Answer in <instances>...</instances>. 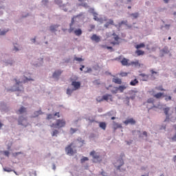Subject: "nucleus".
Wrapping results in <instances>:
<instances>
[{"instance_id": "nucleus-1", "label": "nucleus", "mask_w": 176, "mask_h": 176, "mask_svg": "<svg viewBox=\"0 0 176 176\" xmlns=\"http://www.w3.org/2000/svg\"><path fill=\"white\" fill-rule=\"evenodd\" d=\"M83 14H84L83 12H80L79 14L76 15V16H74L72 19L70 28L69 29V33L74 32L76 36H80V35H82V29L79 28V27H80V25H79V23H75V19H77V17H81L82 16H83ZM76 28H78V29H76Z\"/></svg>"}, {"instance_id": "nucleus-2", "label": "nucleus", "mask_w": 176, "mask_h": 176, "mask_svg": "<svg viewBox=\"0 0 176 176\" xmlns=\"http://www.w3.org/2000/svg\"><path fill=\"white\" fill-rule=\"evenodd\" d=\"M65 124H67V122L64 119H58L56 120V123H52L50 126L52 129H63V127H65Z\"/></svg>"}, {"instance_id": "nucleus-3", "label": "nucleus", "mask_w": 176, "mask_h": 176, "mask_svg": "<svg viewBox=\"0 0 176 176\" xmlns=\"http://www.w3.org/2000/svg\"><path fill=\"white\" fill-rule=\"evenodd\" d=\"M155 99L153 98H148L146 102H144V105L148 109H152V108H155Z\"/></svg>"}, {"instance_id": "nucleus-4", "label": "nucleus", "mask_w": 176, "mask_h": 176, "mask_svg": "<svg viewBox=\"0 0 176 176\" xmlns=\"http://www.w3.org/2000/svg\"><path fill=\"white\" fill-rule=\"evenodd\" d=\"M164 113H165L166 118V120H168V119H171V116L174 111L170 107H166L163 109Z\"/></svg>"}, {"instance_id": "nucleus-5", "label": "nucleus", "mask_w": 176, "mask_h": 176, "mask_svg": "<svg viewBox=\"0 0 176 176\" xmlns=\"http://www.w3.org/2000/svg\"><path fill=\"white\" fill-rule=\"evenodd\" d=\"M65 151L67 155H74V153H76V151H74V149H72V144L65 148Z\"/></svg>"}, {"instance_id": "nucleus-6", "label": "nucleus", "mask_w": 176, "mask_h": 176, "mask_svg": "<svg viewBox=\"0 0 176 176\" xmlns=\"http://www.w3.org/2000/svg\"><path fill=\"white\" fill-rule=\"evenodd\" d=\"M72 86H73L74 90H78V89H80V82L72 81Z\"/></svg>"}, {"instance_id": "nucleus-7", "label": "nucleus", "mask_w": 176, "mask_h": 176, "mask_svg": "<svg viewBox=\"0 0 176 176\" xmlns=\"http://www.w3.org/2000/svg\"><path fill=\"white\" fill-rule=\"evenodd\" d=\"M24 122H27V118H24L23 116H21L18 120V124L24 126Z\"/></svg>"}, {"instance_id": "nucleus-8", "label": "nucleus", "mask_w": 176, "mask_h": 176, "mask_svg": "<svg viewBox=\"0 0 176 176\" xmlns=\"http://www.w3.org/2000/svg\"><path fill=\"white\" fill-rule=\"evenodd\" d=\"M90 156H92L93 159H96V160H100V153H96L94 151L90 153Z\"/></svg>"}, {"instance_id": "nucleus-9", "label": "nucleus", "mask_w": 176, "mask_h": 176, "mask_svg": "<svg viewBox=\"0 0 176 176\" xmlns=\"http://www.w3.org/2000/svg\"><path fill=\"white\" fill-rule=\"evenodd\" d=\"M117 162L119 163V164H120L118 166L116 165V167L117 168V170H120V171H126V169H122V170L120 169V167L122 166H123V164H124V162H123V160L122 159H120V160H118L117 161Z\"/></svg>"}, {"instance_id": "nucleus-10", "label": "nucleus", "mask_w": 176, "mask_h": 176, "mask_svg": "<svg viewBox=\"0 0 176 176\" xmlns=\"http://www.w3.org/2000/svg\"><path fill=\"white\" fill-rule=\"evenodd\" d=\"M173 127L175 131H176V124H174V125L173 126ZM168 140H169V141H170V142H176V132H175V133L173 135V136L169 137V138H168Z\"/></svg>"}, {"instance_id": "nucleus-11", "label": "nucleus", "mask_w": 176, "mask_h": 176, "mask_svg": "<svg viewBox=\"0 0 176 176\" xmlns=\"http://www.w3.org/2000/svg\"><path fill=\"white\" fill-rule=\"evenodd\" d=\"M123 123H124V124L127 126V124H135V121L134 118H129L126 120L124 121Z\"/></svg>"}, {"instance_id": "nucleus-12", "label": "nucleus", "mask_w": 176, "mask_h": 176, "mask_svg": "<svg viewBox=\"0 0 176 176\" xmlns=\"http://www.w3.org/2000/svg\"><path fill=\"white\" fill-rule=\"evenodd\" d=\"M63 74V71L61 70H56L52 74V78H55L56 79H58L59 76Z\"/></svg>"}, {"instance_id": "nucleus-13", "label": "nucleus", "mask_w": 176, "mask_h": 176, "mask_svg": "<svg viewBox=\"0 0 176 176\" xmlns=\"http://www.w3.org/2000/svg\"><path fill=\"white\" fill-rule=\"evenodd\" d=\"M26 112L27 108L22 106L18 111H16V113H17V115H22V113H25Z\"/></svg>"}, {"instance_id": "nucleus-14", "label": "nucleus", "mask_w": 176, "mask_h": 176, "mask_svg": "<svg viewBox=\"0 0 176 176\" xmlns=\"http://www.w3.org/2000/svg\"><path fill=\"white\" fill-rule=\"evenodd\" d=\"M102 97H103V101H108V100H109V101H113L112 95L111 94H106V95H104Z\"/></svg>"}, {"instance_id": "nucleus-15", "label": "nucleus", "mask_w": 176, "mask_h": 176, "mask_svg": "<svg viewBox=\"0 0 176 176\" xmlns=\"http://www.w3.org/2000/svg\"><path fill=\"white\" fill-rule=\"evenodd\" d=\"M91 41L96 42V43H98V42L101 41V38H100V36H97V34H93L91 37Z\"/></svg>"}, {"instance_id": "nucleus-16", "label": "nucleus", "mask_w": 176, "mask_h": 176, "mask_svg": "<svg viewBox=\"0 0 176 176\" xmlns=\"http://www.w3.org/2000/svg\"><path fill=\"white\" fill-rule=\"evenodd\" d=\"M122 25H127V20L122 21L121 22L118 23V25H115L116 28H120Z\"/></svg>"}, {"instance_id": "nucleus-17", "label": "nucleus", "mask_w": 176, "mask_h": 176, "mask_svg": "<svg viewBox=\"0 0 176 176\" xmlns=\"http://www.w3.org/2000/svg\"><path fill=\"white\" fill-rule=\"evenodd\" d=\"M58 27H59L58 25H52L50 27V30L52 31V32H56Z\"/></svg>"}, {"instance_id": "nucleus-18", "label": "nucleus", "mask_w": 176, "mask_h": 176, "mask_svg": "<svg viewBox=\"0 0 176 176\" xmlns=\"http://www.w3.org/2000/svg\"><path fill=\"white\" fill-rule=\"evenodd\" d=\"M135 54H136V56L138 57L140 56H144V54H145V52L141 50H137L135 52Z\"/></svg>"}, {"instance_id": "nucleus-19", "label": "nucleus", "mask_w": 176, "mask_h": 176, "mask_svg": "<svg viewBox=\"0 0 176 176\" xmlns=\"http://www.w3.org/2000/svg\"><path fill=\"white\" fill-rule=\"evenodd\" d=\"M129 65H134L135 67H141V63H140V60H137L135 61L131 62V64Z\"/></svg>"}, {"instance_id": "nucleus-20", "label": "nucleus", "mask_w": 176, "mask_h": 176, "mask_svg": "<svg viewBox=\"0 0 176 176\" xmlns=\"http://www.w3.org/2000/svg\"><path fill=\"white\" fill-rule=\"evenodd\" d=\"M161 53H162V56H163L164 54H168V53H170V50H168V47H164L161 50Z\"/></svg>"}, {"instance_id": "nucleus-21", "label": "nucleus", "mask_w": 176, "mask_h": 176, "mask_svg": "<svg viewBox=\"0 0 176 176\" xmlns=\"http://www.w3.org/2000/svg\"><path fill=\"white\" fill-rule=\"evenodd\" d=\"M99 127L102 129V130H106L107 129V123L102 122L99 123Z\"/></svg>"}, {"instance_id": "nucleus-22", "label": "nucleus", "mask_w": 176, "mask_h": 176, "mask_svg": "<svg viewBox=\"0 0 176 176\" xmlns=\"http://www.w3.org/2000/svg\"><path fill=\"white\" fill-rule=\"evenodd\" d=\"M113 82L117 85H122V79L120 78H113Z\"/></svg>"}, {"instance_id": "nucleus-23", "label": "nucleus", "mask_w": 176, "mask_h": 176, "mask_svg": "<svg viewBox=\"0 0 176 176\" xmlns=\"http://www.w3.org/2000/svg\"><path fill=\"white\" fill-rule=\"evenodd\" d=\"M42 113H43L42 112L41 110L34 111V116H32V118H38V116H39V115H42Z\"/></svg>"}, {"instance_id": "nucleus-24", "label": "nucleus", "mask_w": 176, "mask_h": 176, "mask_svg": "<svg viewBox=\"0 0 176 176\" xmlns=\"http://www.w3.org/2000/svg\"><path fill=\"white\" fill-rule=\"evenodd\" d=\"M138 83H139L138 80H137V78H135L134 80L130 82V85L136 86L137 85H138Z\"/></svg>"}, {"instance_id": "nucleus-25", "label": "nucleus", "mask_w": 176, "mask_h": 176, "mask_svg": "<svg viewBox=\"0 0 176 176\" xmlns=\"http://www.w3.org/2000/svg\"><path fill=\"white\" fill-rule=\"evenodd\" d=\"M113 35L115 36L114 39L116 42L113 43V45H119V36L116 35L115 33L113 34Z\"/></svg>"}, {"instance_id": "nucleus-26", "label": "nucleus", "mask_w": 176, "mask_h": 176, "mask_svg": "<svg viewBox=\"0 0 176 176\" xmlns=\"http://www.w3.org/2000/svg\"><path fill=\"white\" fill-rule=\"evenodd\" d=\"M113 129H114V130H117V129H122L121 124H118V123L113 122Z\"/></svg>"}, {"instance_id": "nucleus-27", "label": "nucleus", "mask_w": 176, "mask_h": 176, "mask_svg": "<svg viewBox=\"0 0 176 176\" xmlns=\"http://www.w3.org/2000/svg\"><path fill=\"white\" fill-rule=\"evenodd\" d=\"M121 64L122 65H129V60L126 59V58H124L122 60H121Z\"/></svg>"}, {"instance_id": "nucleus-28", "label": "nucleus", "mask_w": 176, "mask_h": 176, "mask_svg": "<svg viewBox=\"0 0 176 176\" xmlns=\"http://www.w3.org/2000/svg\"><path fill=\"white\" fill-rule=\"evenodd\" d=\"M153 96L155 97V98H157V99L162 98L163 97V93L162 92L157 93Z\"/></svg>"}, {"instance_id": "nucleus-29", "label": "nucleus", "mask_w": 176, "mask_h": 176, "mask_svg": "<svg viewBox=\"0 0 176 176\" xmlns=\"http://www.w3.org/2000/svg\"><path fill=\"white\" fill-rule=\"evenodd\" d=\"M139 76H140L142 78H143V80L146 81L148 80L149 76L145 74H140Z\"/></svg>"}, {"instance_id": "nucleus-30", "label": "nucleus", "mask_w": 176, "mask_h": 176, "mask_svg": "<svg viewBox=\"0 0 176 176\" xmlns=\"http://www.w3.org/2000/svg\"><path fill=\"white\" fill-rule=\"evenodd\" d=\"M135 49H141V48H142V47H145V43H140V44H138V45H136L135 46Z\"/></svg>"}, {"instance_id": "nucleus-31", "label": "nucleus", "mask_w": 176, "mask_h": 176, "mask_svg": "<svg viewBox=\"0 0 176 176\" xmlns=\"http://www.w3.org/2000/svg\"><path fill=\"white\" fill-rule=\"evenodd\" d=\"M74 91H75L74 88L73 89L68 88L67 89L66 93H67V94H68V96H71L72 94V93H74Z\"/></svg>"}, {"instance_id": "nucleus-32", "label": "nucleus", "mask_w": 176, "mask_h": 176, "mask_svg": "<svg viewBox=\"0 0 176 176\" xmlns=\"http://www.w3.org/2000/svg\"><path fill=\"white\" fill-rule=\"evenodd\" d=\"M60 132L58 131V130L57 129H54L52 132V137H57V135Z\"/></svg>"}, {"instance_id": "nucleus-33", "label": "nucleus", "mask_w": 176, "mask_h": 176, "mask_svg": "<svg viewBox=\"0 0 176 176\" xmlns=\"http://www.w3.org/2000/svg\"><path fill=\"white\" fill-rule=\"evenodd\" d=\"M126 89H127V87L124 86V85H120L119 87H118V90H120V91L121 93H123V91L126 90Z\"/></svg>"}, {"instance_id": "nucleus-34", "label": "nucleus", "mask_w": 176, "mask_h": 176, "mask_svg": "<svg viewBox=\"0 0 176 176\" xmlns=\"http://www.w3.org/2000/svg\"><path fill=\"white\" fill-rule=\"evenodd\" d=\"M130 16L133 17V19H138V17L140 16V14H138V12L132 13L130 14Z\"/></svg>"}, {"instance_id": "nucleus-35", "label": "nucleus", "mask_w": 176, "mask_h": 176, "mask_svg": "<svg viewBox=\"0 0 176 176\" xmlns=\"http://www.w3.org/2000/svg\"><path fill=\"white\" fill-rule=\"evenodd\" d=\"M155 90H158L159 91H165L166 89H163V86H159V87H155Z\"/></svg>"}, {"instance_id": "nucleus-36", "label": "nucleus", "mask_w": 176, "mask_h": 176, "mask_svg": "<svg viewBox=\"0 0 176 176\" xmlns=\"http://www.w3.org/2000/svg\"><path fill=\"white\" fill-rule=\"evenodd\" d=\"M7 32H9V29H7V30L1 31V32H0V36L6 35V33H7Z\"/></svg>"}, {"instance_id": "nucleus-37", "label": "nucleus", "mask_w": 176, "mask_h": 176, "mask_svg": "<svg viewBox=\"0 0 176 176\" xmlns=\"http://www.w3.org/2000/svg\"><path fill=\"white\" fill-rule=\"evenodd\" d=\"M97 16V13H94V20H95V21H100V19Z\"/></svg>"}, {"instance_id": "nucleus-38", "label": "nucleus", "mask_w": 176, "mask_h": 176, "mask_svg": "<svg viewBox=\"0 0 176 176\" xmlns=\"http://www.w3.org/2000/svg\"><path fill=\"white\" fill-rule=\"evenodd\" d=\"M89 32H91L93 31V30H94V28H96V25H89Z\"/></svg>"}, {"instance_id": "nucleus-39", "label": "nucleus", "mask_w": 176, "mask_h": 176, "mask_svg": "<svg viewBox=\"0 0 176 176\" xmlns=\"http://www.w3.org/2000/svg\"><path fill=\"white\" fill-rule=\"evenodd\" d=\"M88 160H89V157H83L80 160V162H81V163H85V162H87Z\"/></svg>"}, {"instance_id": "nucleus-40", "label": "nucleus", "mask_w": 176, "mask_h": 176, "mask_svg": "<svg viewBox=\"0 0 176 176\" xmlns=\"http://www.w3.org/2000/svg\"><path fill=\"white\" fill-rule=\"evenodd\" d=\"M74 61H78V63H80L82 61H83V58H78V57H74Z\"/></svg>"}, {"instance_id": "nucleus-41", "label": "nucleus", "mask_w": 176, "mask_h": 176, "mask_svg": "<svg viewBox=\"0 0 176 176\" xmlns=\"http://www.w3.org/2000/svg\"><path fill=\"white\" fill-rule=\"evenodd\" d=\"M96 101H98V102H101L102 101H104V98L103 96L101 98V96H98L97 98H96Z\"/></svg>"}, {"instance_id": "nucleus-42", "label": "nucleus", "mask_w": 176, "mask_h": 176, "mask_svg": "<svg viewBox=\"0 0 176 176\" xmlns=\"http://www.w3.org/2000/svg\"><path fill=\"white\" fill-rule=\"evenodd\" d=\"M76 131H78V129H74V128L70 129L71 134H74V133H76Z\"/></svg>"}, {"instance_id": "nucleus-43", "label": "nucleus", "mask_w": 176, "mask_h": 176, "mask_svg": "<svg viewBox=\"0 0 176 176\" xmlns=\"http://www.w3.org/2000/svg\"><path fill=\"white\" fill-rule=\"evenodd\" d=\"M110 25H114L115 26V23L113 22V19H109V21H107Z\"/></svg>"}, {"instance_id": "nucleus-44", "label": "nucleus", "mask_w": 176, "mask_h": 176, "mask_svg": "<svg viewBox=\"0 0 176 176\" xmlns=\"http://www.w3.org/2000/svg\"><path fill=\"white\" fill-rule=\"evenodd\" d=\"M3 153L5 156H7L8 157L9 155H10V153L8 151H3Z\"/></svg>"}, {"instance_id": "nucleus-45", "label": "nucleus", "mask_w": 176, "mask_h": 176, "mask_svg": "<svg viewBox=\"0 0 176 176\" xmlns=\"http://www.w3.org/2000/svg\"><path fill=\"white\" fill-rule=\"evenodd\" d=\"M120 76H122V77L127 76V73H126V72H121L120 74Z\"/></svg>"}, {"instance_id": "nucleus-46", "label": "nucleus", "mask_w": 176, "mask_h": 176, "mask_svg": "<svg viewBox=\"0 0 176 176\" xmlns=\"http://www.w3.org/2000/svg\"><path fill=\"white\" fill-rule=\"evenodd\" d=\"M170 27H171V25L170 24H166L164 25V28H166V30H170Z\"/></svg>"}, {"instance_id": "nucleus-47", "label": "nucleus", "mask_w": 176, "mask_h": 176, "mask_svg": "<svg viewBox=\"0 0 176 176\" xmlns=\"http://www.w3.org/2000/svg\"><path fill=\"white\" fill-rule=\"evenodd\" d=\"M102 47H103L104 49H110L112 50V47H108V46H106V45H101Z\"/></svg>"}, {"instance_id": "nucleus-48", "label": "nucleus", "mask_w": 176, "mask_h": 176, "mask_svg": "<svg viewBox=\"0 0 176 176\" xmlns=\"http://www.w3.org/2000/svg\"><path fill=\"white\" fill-rule=\"evenodd\" d=\"M47 119L49 120V119H53V115L52 114H48L47 116Z\"/></svg>"}, {"instance_id": "nucleus-49", "label": "nucleus", "mask_w": 176, "mask_h": 176, "mask_svg": "<svg viewBox=\"0 0 176 176\" xmlns=\"http://www.w3.org/2000/svg\"><path fill=\"white\" fill-rule=\"evenodd\" d=\"M23 153L21 152H17V153H14L13 156H18V155H21Z\"/></svg>"}, {"instance_id": "nucleus-50", "label": "nucleus", "mask_w": 176, "mask_h": 176, "mask_svg": "<svg viewBox=\"0 0 176 176\" xmlns=\"http://www.w3.org/2000/svg\"><path fill=\"white\" fill-rule=\"evenodd\" d=\"M165 100H166V101H171V96H166V97L165 98Z\"/></svg>"}, {"instance_id": "nucleus-51", "label": "nucleus", "mask_w": 176, "mask_h": 176, "mask_svg": "<svg viewBox=\"0 0 176 176\" xmlns=\"http://www.w3.org/2000/svg\"><path fill=\"white\" fill-rule=\"evenodd\" d=\"M4 171H7V173H10V171H12V169L10 168H4Z\"/></svg>"}, {"instance_id": "nucleus-52", "label": "nucleus", "mask_w": 176, "mask_h": 176, "mask_svg": "<svg viewBox=\"0 0 176 176\" xmlns=\"http://www.w3.org/2000/svg\"><path fill=\"white\" fill-rule=\"evenodd\" d=\"M54 116H57V118H60V112H56L54 113Z\"/></svg>"}, {"instance_id": "nucleus-53", "label": "nucleus", "mask_w": 176, "mask_h": 176, "mask_svg": "<svg viewBox=\"0 0 176 176\" xmlns=\"http://www.w3.org/2000/svg\"><path fill=\"white\" fill-rule=\"evenodd\" d=\"M49 2L48 0H43L42 3H43V5H46V3H47Z\"/></svg>"}, {"instance_id": "nucleus-54", "label": "nucleus", "mask_w": 176, "mask_h": 176, "mask_svg": "<svg viewBox=\"0 0 176 176\" xmlns=\"http://www.w3.org/2000/svg\"><path fill=\"white\" fill-rule=\"evenodd\" d=\"M111 93L113 94H116V93H118V89H116V90H111Z\"/></svg>"}, {"instance_id": "nucleus-55", "label": "nucleus", "mask_w": 176, "mask_h": 176, "mask_svg": "<svg viewBox=\"0 0 176 176\" xmlns=\"http://www.w3.org/2000/svg\"><path fill=\"white\" fill-rule=\"evenodd\" d=\"M109 22H107L105 24H104V27L106 28H108L109 27Z\"/></svg>"}, {"instance_id": "nucleus-56", "label": "nucleus", "mask_w": 176, "mask_h": 176, "mask_svg": "<svg viewBox=\"0 0 176 176\" xmlns=\"http://www.w3.org/2000/svg\"><path fill=\"white\" fill-rule=\"evenodd\" d=\"M150 72L151 73L152 75H153L154 74H157V72L153 71V69H151V70L150 71Z\"/></svg>"}, {"instance_id": "nucleus-57", "label": "nucleus", "mask_w": 176, "mask_h": 176, "mask_svg": "<svg viewBox=\"0 0 176 176\" xmlns=\"http://www.w3.org/2000/svg\"><path fill=\"white\" fill-rule=\"evenodd\" d=\"M131 100H134L135 98V95H133L131 96H130Z\"/></svg>"}, {"instance_id": "nucleus-58", "label": "nucleus", "mask_w": 176, "mask_h": 176, "mask_svg": "<svg viewBox=\"0 0 176 176\" xmlns=\"http://www.w3.org/2000/svg\"><path fill=\"white\" fill-rule=\"evenodd\" d=\"M143 135H145L146 137H148V133L146 131L143 132Z\"/></svg>"}, {"instance_id": "nucleus-59", "label": "nucleus", "mask_w": 176, "mask_h": 176, "mask_svg": "<svg viewBox=\"0 0 176 176\" xmlns=\"http://www.w3.org/2000/svg\"><path fill=\"white\" fill-rule=\"evenodd\" d=\"M83 68H85V65H81V67L80 68V70L83 71Z\"/></svg>"}, {"instance_id": "nucleus-60", "label": "nucleus", "mask_w": 176, "mask_h": 176, "mask_svg": "<svg viewBox=\"0 0 176 176\" xmlns=\"http://www.w3.org/2000/svg\"><path fill=\"white\" fill-rule=\"evenodd\" d=\"M14 50H15V52H19V48L14 47Z\"/></svg>"}, {"instance_id": "nucleus-61", "label": "nucleus", "mask_w": 176, "mask_h": 176, "mask_svg": "<svg viewBox=\"0 0 176 176\" xmlns=\"http://www.w3.org/2000/svg\"><path fill=\"white\" fill-rule=\"evenodd\" d=\"M87 72H91V68H89L87 71Z\"/></svg>"}, {"instance_id": "nucleus-62", "label": "nucleus", "mask_w": 176, "mask_h": 176, "mask_svg": "<svg viewBox=\"0 0 176 176\" xmlns=\"http://www.w3.org/2000/svg\"><path fill=\"white\" fill-rule=\"evenodd\" d=\"M26 80H34V79L26 78Z\"/></svg>"}, {"instance_id": "nucleus-63", "label": "nucleus", "mask_w": 176, "mask_h": 176, "mask_svg": "<svg viewBox=\"0 0 176 176\" xmlns=\"http://www.w3.org/2000/svg\"><path fill=\"white\" fill-rule=\"evenodd\" d=\"M90 123L94 122V120H89Z\"/></svg>"}, {"instance_id": "nucleus-64", "label": "nucleus", "mask_w": 176, "mask_h": 176, "mask_svg": "<svg viewBox=\"0 0 176 176\" xmlns=\"http://www.w3.org/2000/svg\"><path fill=\"white\" fill-rule=\"evenodd\" d=\"M53 170H56V165H53Z\"/></svg>"}]
</instances>
